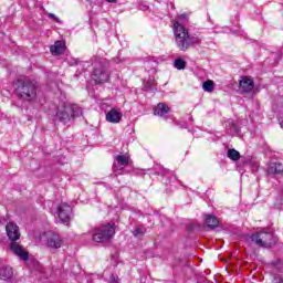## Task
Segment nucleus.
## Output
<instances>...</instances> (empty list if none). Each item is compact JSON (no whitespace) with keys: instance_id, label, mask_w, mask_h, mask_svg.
Here are the masks:
<instances>
[{"instance_id":"nucleus-1","label":"nucleus","mask_w":283,"mask_h":283,"mask_svg":"<svg viewBox=\"0 0 283 283\" xmlns=\"http://www.w3.org/2000/svg\"><path fill=\"white\" fill-rule=\"evenodd\" d=\"M172 30L175 43L181 52H187L191 45H200L202 43L200 38L189 34V29L185 28L179 21L172 22Z\"/></svg>"},{"instance_id":"nucleus-2","label":"nucleus","mask_w":283,"mask_h":283,"mask_svg":"<svg viewBox=\"0 0 283 283\" xmlns=\"http://www.w3.org/2000/svg\"><path fill=\"white\" fill-rule=\"evenodd\" d=\"M6 231L11 242L10 249L12 253H14V255H17L18 258H20V260H23L25 262V260H28L29 258V253L28 251H25L23 245L17 242V240L21 238V231L19 230V226H17V223L14 222H9L6 226Z\"/></svg>"},{"instance_id":"nucleus-3","label":"nucleus","mask_w":283,"mask_h":283,"mask_svg":"<svg viewBox=\"0 0 283 283\" xmlns=\"http://www.w3.org/2000/svg\"><path fill=\"white\" fill-rule=\"evenodd\" d=\"M78 116H83V109H81L76 104H62L57 107V112L55 114V118L64 125H67L72 118H76Z\"/></svg>"},{"instance_id":"nucleus-4","label":"nucleus","mask_w":283,"mask_h":283,"mask_svg":"<svg viewBox=\"0 0 283 283\" xmlns=\"http://www.w3.org/2000/svg\"><path fill=\"white\" fill-rule=\"evenodd\" d=\"M92 80L97 83H107L109 81V63L107 60L97 57L93 62Z\"/></svg>"},{"instance_id":"nucleus-5","label":"nucleus","mask_w":283,"mask_h":283,"mask_svg":"<svg viewBox=\"0 0 283 283\" xmlns=\"http://www.w3.org/2000/svg\"><path fill=\"white\" fill-rule=\"evenodd\" d=\"M15 93L22 101H34L36 98V85L28 80H19L15 83Z\"/></svg>"},{"instance_id":"nucleus-6","label":"nucleus","mask_w":283,"mask_h":283,"mask_svg":"<svg viewBox=\"0 0 283 283\" xmlns=\"http://www.w3.org/2000/svg\"><path fill=\"white\" fill-rule=\"evenodd\" d=\"M114 235H116V224H103L93 231V242H109Z\"/></svg>"},{"instance_id":"nucleus-7","label":"nucleus","mask_w":283,"mask_h":283,"mask_svg":"<svg viewBox=\"0 0 283 283\" xmlns=\"http://www.w3.org/2000/svg\"><path fill=\"white\" fill-rule=\"evenodd\" d=\"M250 240L254 242L256 247H263L264 249H269L277 242L273 232H255L250 237Z\"/></svg>"},{"instance_id":"nucleus-8","label":"nucleus","mask_w":283,"mask_h":283,"mask_svg":"<svg viewBox=\"0 0 283 283\" xmlns=\"http://www.w3.org/2000/svg\"><path fill=\"white\" fill-rule=\"evenodd\" d=\"M41 240L49 249H61L63 247V239L54 232H45Z\"/></svg>"},{"instance_id":"nucleus-9","label":"nucleus","mask_w":283,"mask_h":283,"mask_svg":"<svg viewBox=\"0 0 283 283\" xmlns=\"http://www.w3.org/2000/svg\"><path fill=\"white\" fill-rule=\"evenodd\" d=\"M57 217L63 224H67L72 218V207L67 203H61L57 207Z\"/></svg>"},{"instance_id":"nucleus-10","label":"nucleus","mask_w":283,"mask_h":283,"mask_svg":"<svg viewBox=\"0 0 283 283\" xmlns=\"http://www.w3.org/2000/svg\"><path fill=\"white\" fill-rule=\"evenodd\" d=\"M253 87H255V84L253 83V80L247 76L241 77L239 82V92L247 96V94H251L253 92Z\"/></svg>"},{"instance_id":"nucleus-11","label":"nucleus","mask_w":283,"mask_h":283,"mask_svg":"<svg viewBox=\"0 0 283 283\" xmlns=\"http://www.w3.org/2000/svg\"><path fill=\"white\" fill-rule=\"evenodd\" d=\"M171 112V108L167 106L165 103H159L155 108H154V114L155 116H160V118H167V115Z\"/></svg>"},{"instance_id":"nucleus-12","label":"nucleus","mask_w":283,"mask_h":283,"mask_svg":"<svg viewBox=\"0 0 283 283\" xmlns=\"http://www.w3.org/2000/svg\"><path fill=\"white\" fill-rule=\"evenodd\" d=\"M123 118V114L116 108H112L107 114H106V120L108 123H120V119Z\"/></svg>"},{"instance_id":"nucleus-13","label":"nucleus","mask_w":283,"mask_h":283,"mask_svg":"<svg viewBox=\"0 0 283 283\" xmlns=\"http://www.w3.org/2000/svg\"><path fill=\"white\" fill-rule=\"evenodd\" d=\"M65 50V42L63 41H56L54 45H51L50 52L53 54V56H59L60 54H63V51Z\"/></svg>"},{"instance_id":"nucleus-14","label":"nucleus","mask_w":283,"mask_h":283,"mask_svg":"<svg viewBox=\"0 0 283 283\" xmlns=\"http://www.w3.org/2000/svg\"><path fill=\"white\" fill-rule=\"evenodd\" d=\"M14 275V271H12L11 266H1L0 268V280H12Z\"/></svg>"},{"instance_id":"nucleus-15","label":"nucleus","mask_w":283,"mask_h":283,"mask_svg":"<svg viewBox=\"0 0 283 283\" xmlns=\"http://www.w3.org/2000/svg\"><path fill=\"white\" fill-rule=\"evenodd\" d=\"M268 174H283V164L282 163H271L268 167Z\"/></svg>"},{"instance_id":"nucleus-16","label":"nucleus","mask_w":283,"mask_h":283,"mask_svg":"<svg viewBox=\"0 0 283 283\" xmlns=\"http://www.w3.org/2000/svg\"><path fill=\"white\" fill-rule=\"evenodd\" d=\"M205 220H206V224H207V227H209V229H216V227H218V224H220V221L218 220V218L212 214H207Z\"/></svg>"},{"instance_id":"nucleus-17","label":"nucleus","mask_w":283,"mask_h":283,"mask_svg":"<svg viewBox=\"0 0 283 283\" xmlns=\"http://www.w3.org/2000/svg\"><path fill=\"white\" fill-rule=\"evenodd\" d=\"M115 165H119L122 167H127V165H129V157L125 156V155H117L115 157Z\"/></svg>"},{"instance_id":"nucleus-18","label":"nucleus","mask_w":283,"mask_h":283,"mask_svg":"<svg viewBox=\"0 0 283 283\" xmlns=\"http://www.w3.org/2000/svg\"><path fill=\"white\" fill-rule=\"evenodd\" d=\"M113 174H115V176H123L124 174H127V171H125V166L113 164Z\"/></svg>"},{"instance_id":"nucleus-19","label":"nucleus","mask_w":283,"mask_h":283,"mask_svg":"<svg viewBox=\"0 0 283 283\" xmlns=\"http://www.w3.org/2000/svg\"><path fill=\"white\" fill-rule=\"evenodd\" d=\"M202 90H203V92H209V93L213 92V90H214L213 81L208 80V81L203 82Z\"/></svg>"},{"instance_id":"nucleus-20","label":"nucleus","mask_w":283,"mask_h":283,"mask_svg":"<svg viewBox=\"0 0 283 283\" xmlns=\"http://www.w3.org/2000/svg\"><path fill=\"white\" fill-rule=\"evenodd\" d=\"M144 90L146 92H156V85H154V80H149L147 82H144Z\"/></svg>"},{"instance_id":"nucleus-21","label":"nucleus","mask_w":283,"mask_h":283,"mask_svg":"<svg viewBox=\"0 0 283 283\" xmlns=\"http://www.w3.org/2000/svg\"><path fill=\"white\" fill-rule=\"evenodd\" d=\"M228 158H230V160H240V151L235 150V149H229L228 150Z\"/></svg>"},{"instance_id":"nucleus-22","label":"nucleus","mask_w":283,"mask_h":283,"mask_svg":"<svg viewBox=\"0 0 283 283\" xmlns=\"http://www.w3.org/2000/svg\"><path fill=\"white\" fill-rule=\"evenodd\" d=\"M175 67L176 70H185V67H187V62L182 59H177L175 60Z\"/></svg>"},{"instance_id":"nucleus-23","label":"nucleus","mask_w":283,"mask_h":283,"mask_svg":"<svg viewBox=\"0 0 283 283\" xmlns=\"http://www.w3.org/2000/svg\"><path fill=\"white\" fill-rule=\"evenodd\" d=\"M133 235H135V238H140V237L145 235V228H136L133 231Z\"/></svg>"},{"instance_id":"nucleus-24","label":"nucleus","mask_w":283,"mask_h":283,"mask_svg":"<svg viewBox=\"0 0 283 283\" xmlns=\"http://www.w3.org/2000/svg\"><path fill=\"white\" fill-rule=\"evenodd\" d=\"M175 21H178L179 23H185V21H189V15L187 13H182L178 17V20Z\"/></svg>"},{"instance_id":"nucleus-25","label":"nucleus","mask_w":283,"mask_h":283,"mask_svg":"<svg viewBox=\"0 0 283 283\" xmlns=\"http://www.w3.org/2000/svg\"><path fill=\"white\" fill-rule=\"evenodd\" d=\"M48 17L49 19H52L53 21H55V23H61V20L54 13H49Z\"/></svg>"},{"instance_id":"nucleus-26","label":"nucleus","mask_w":283,"mask_h":283,"mask_svg":"<svg viewBox=\"0 0 283 283\" xmlns=\"http://www.w3.org/2000/svg\"><path fill=\"white\" fill-rule=\"evenodd\" d=\"M108 3H116L117 0H106Z\"/></svg>"},{"instance_id":"nucleus-27","label":"nucleus","mask_w":283,"mask_h":283,"mask_svg":"<svg viewBox=\"0 0 283 283\" xmlns=\"http://www.w3.org/2000/svg\"><path fill=\"white\" fill-rule=\"evenodd\" d=\"M112 280H113L114 282H116V279H114V276H112Z\"/></svg>"},{"instance_id":"nucleus-28","label":"nucleus","mask_w":283,"mask_h":283,"mask_svg":"<svg viewBox=\"0 0 283 283\" xmlns=\"http://www.w3.org/2000/svg\"><path fill=\"white\" fill-rule=\"evenodd\" d=\"M279 283H283V279H281V280L279 281Z\"/></svg>"}]
</instances>
